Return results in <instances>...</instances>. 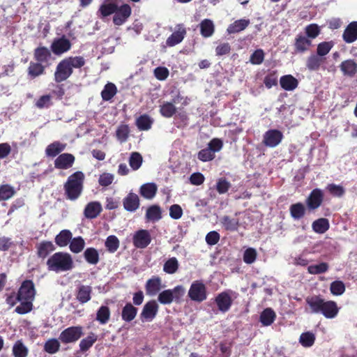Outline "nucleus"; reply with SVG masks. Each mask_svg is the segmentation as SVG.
Instances as JSON below:
<instances>
[{
    "label": "nucleus",
    "instance_id": "nucleus-1",
    "mask_svg": "<svg viewBox=\"0 0 357 357\" xmlns=\"http://www.w3.org/2000/svg\"><path fill=\"white\" fill-rule=\"evenodd\" d=\"M306 302L312 313H321L327 319H333L338 314L339 307L334 301H325L318 296H311L307 298Z\"/></svg>",
    "mask_w": 357,
    "mask_h": 357
},
{
    "label": "nucleus",
    "instance_id": "nucleus-2",
    "mask_svg": "<svg viewBox=\"0 0 357 357\" xmlns=\"http://www.w3.org/2000/svg\"><path fill=\"white\" fill-rule=\"evenodd\" d=\"M35 294L33 282L30 280L24 282L20 288L17 297L21 304L16 307L15 311L19 314H25L31 311Z\"/></svg>",
    "mask_w": 357,
    "mask_h": 357
},
{
    "label": "nucleus",
    "instance_id": "nucleus-3",
    "mask_svg": "<svg viewBox=\"0 0 357 357\" xmlns=\"http://www.w3.org/2000/svg\"><path fill=\"white\" fill-rule=\"evenodd\" d=\"M47 266L50 271L56 273L64 272L73 268V261L68 253L59 252L48 259Z\"/></svg>",
    "mask_w": 357,
    "mask_h": 357
},
{
    "label": "nucleus",
    "instance_id": "nucleus-4",
    "mask_svg": "<svg viewBox=\"0 0 357 357\" xmlns=\"http://www.w3.org/2000/svg\"><path fill=\"white\" fill-rule=\"evenodd\" d=\"M84 174L78 171L70 175L64 185L67 197L70 200L77 199L81 195L83 189Z\"/></svg>",
    "mask_w": 357,
    "mask_h": 357
},
{
    "label": "nucleus",
    "instance_id": "nucleus-5",
    "mask_svg": "<svg viewBox=\"0 0 357 357\" xmlns=\"http://www.w3.org/2000/svg\"><path fill=\"white\" fill-rule=\"evenodd\" d=\"M185 288L178 285L172 289H167L158 294V300L163 305L171 304L174 301L179 300L185 294Z\"/></svg>",
    "mask_w": 357,
    "mask_h": 357
},
{
    "label": "nucleus",
    "instance_id": "nucleus-6",
    "mask_svg": "<svg viewBox=\"0 0 357 357\" xmlns=\"http://www.w3.org/2000/svg\"><path fill=\"white\" fill-rule=\"evenodd\" d=\"M189 298L196 302H202L207 298L205 284L199 280L194 281L188 290Z\"/></svg>",
    "mask_w": 357,
    "mask_h": 357
},
{
    "label": "nucleus",
    "instance_id": "nucleus-7",
    "mask_svg": "<svg viewBox=\"0 0 357 357\" xmlns=\"http://www.w3.org/2000/svg\"><path fill=\"white\" fill-rule=\"evenodd\" d=\"M82 335V328L80 326L70 327L64 330L60 335L59 339L64 343L77 341Z\"/></svg>",
    "mask_w": 357,
    "mask_h": 357
},
{
    "label": "nucleus",
    "instance_id": "nucleus-8",
    "mask_svg": "<svg viewBox=\"0 0 357 357\" xmlns=\"http://www.w3.org/2000/svg\"><path fill=\"white\" fill-rule=\"evenodd\" d=\"M130 15V6L128 4H123L120 7H117L113 17V22L114 24L120 26L126 22Z\"/></svg>",
    "mask_w": 357,
    "mask_h": 357
},
{
    "label": "nucleus",
    "instance_id": "nucleus-9",
    "mask_svg": "<svg viewBox=\"0 0 357 357\" xmlns=\"http://www.w3.org/2000/svg\"><path fill=\"white\" fill-rule=\"evenodd\" d=\"M282 137L283 135L280 131L270 130L264 135L263 142L266 146L273 148L281 142Z\"/></svg>",
    "mask_w": 357,
    "mask_h": 357
},
{
    "label": "nucleus",
    "instance_id": "nucleus-10",
    "mask_svg": "<svg viewBox=\"0 0 357 357\" xmlns=\"http://www.w3.org/2000/svg\"><path fill=\"white\" fill-rule=\"evenodd\" d=\"M73 70L70 68L68 63L64 59L61 61L56 68L54 73L55 80L57 82H61L68 78L72 74Z\"/></svg>",
    "mask_w": 357,
    "mask_h": 357
},
{
    "label": "nucleus",
    "instance_id": "nucleus-11",
    "mask_svg": "<svg viewBox=\"0 0 357 357\" xmlns=\"http://www.w3.org/2000/svg\"><path fill=\"white\" fill-rule=\"evenodd\" d=\"M158 311V305L155 301H151L145 304L141 313L143 321H151Z\"/></svg>",
    "mask_w": 357,
    "mask_h": 357
},
{
    "label": "nucleus",
    "instance_id": "nucleus-12",
    "mask_svg": "<svg viewBox=\"0 0 357 357\" xmlns=\"http://www.w3.org/2000/svg\"><path fill=\"white\" fill-rule=\"evenodd\" d=\"M75 162V157L70 153H62L54 160V167L59 169L70 168Z\"/></svg>",
    "mask_w": 357,
    "mask_h": 357
},
{
    "label": "nucleus",
    "instance_id": "nucleus-13",
    "mask_svg": "<svg viewBox=\"0 0 357 357\" xmlns=\"http://www.w3.org/2000/svg\"><path fill=\"white\" fill-rule=\"evenodd\" d=\"M151 243L149 232L145 229H141L135 233L133 237L135 246L139 248H144Z\"/></svg>",
    "mask_w": 357,
    "mask_h": 357
},
{
    "label": "nucleus",
    "instance_id": "nucleus-14",
    "mask_svg": "<svg viewBox=\"0 0 357 357\" xmlns=\"http://www.w3.org/2000/svg\"><path fill=\"white\" fill-rule=\"evenodd\" d=\"M124 209L127 211H135L139 207V198L133 192H130L123 201Z\"/></svg>",
    "mask_w": 357,
    "mask_h": 357
},
{
    "label": "nucleus",
    "instance_id": "nucleus-15",
    "mask_svg": "<svg viewBox=\"0 0 357 357\" xmlns=\"http://www.w3.org/2000/svg\"><path fill=\"white\" fill-rule=\"evenodd\" d=\"M323 192L319 189H314L312 191L307 199L306 203L309 208H317L323 201Z\"/></svg>",
    "mask_w": 357,
    "mask_h": 357
},
{
    "label": "nucleus",
    "instance_id": "nucleus-16",
    "mask_svg": "<svg viewBox=\"0 0 357 357\" xmlns=\"http://www.w3.org/2000/svg\"><path fill=\"white\" fill-rule=\"evenodd\" d=\"M162 287L161 279L158 277H153L146 282V294L151 296H155Z\"/></svg>",
    "mask_w": 357,
    "mask_h": 357
},
{
    "label": "nucleus",
    "instance_id": "nucleus-17",
    "mask_svg": "<svg viewBox=\"0 0 357 357\" xmlns=\"http://www.w3.org/2000/svg\"><path fill=\"white\" fill-rule=\"evenodd\" d=\"M342 38L347 43H352L357 40V21L349 23L346 27Z\"/></svg>",
    "mask_w": 357,
    "mask_h": 357
},
{
    "label": "nucleus",
    "instance_id": "nucleus-18",
    "mask_svg": "<svg viewBox=\"0 0 357 357\" xmlns=\"http://www.w3.org/2000/svg\"><path fill=\"white\" fill-rule=\"evenodd\" d=\"M220 222L225 229L231 231L237 230L239 226V221L238 218L228 215L222 217L220 220Z\"/></svg>",
    "mask_w": 357,
    "mask_h": 357
},
{
    "label": "nucleus",
    "instance_id": "nucleus-19",
    "mask_svg": "<svg viewBox=\"0 0 357 357\" xmlns=\"http://www.w3.org/2000/svg\"><path fill=\"white\" fill-rule=\"evenodd\" d=\"M70 47V43L68 39L59 38L52 45V52L56 54H61L68 51Z\"/></svg>",
    "mask_w": 357,
    "mask_h": 357
},
{
    "label": "nucleus",
    "instance_id": "nucleus-20",
    "mask_svg": "<svg viewBox=\"0 0 357 357\" xmlns=\"http://www.w3.org/2000/svg\"><path fill=\"white\" fill-rule=\"evenodd\" d=\"M340 67L342 73L347 76L352 77L357 73V63L352 59L342 61Z\"/></svg>",
    "mask_w": 357,
    "mask_h": 357
},
{
    "label": "nucleus",
    "instance_id": "nucleus-21",
    "mask_svg": "<svg viewBox=\"0 0 357 357\" xmlns=\"http://www.w3.org/2000/svg\"><path fill=\"white\" fill-rule=\"evenodd\" d=\"M215 301L219 310L222 312H227L231 305V298L226 292L220 294L217 296Z\"/></svg>",
    "mask_w": 357,
    "mask_h": 357
},
{
    "label": "nucleus",
    "instance_id": "nucleus-22",
    "mask_svg": "<svg viewBox=\"0 0 357 357\" xmlns=\"http://www.w3.org/2000/svg\"><path fill=\"white\" fill-rule=\"evenodd\" d=\"M158 190L157 185L153 183H148L140 187V195L147 199H153Z\"/></svg>",
    "mask_w": 357,
    "mask_h": 357
},
{
    "label": "nucleus",
    "instance_id": "nucleus-23",
    "mask_svg": "<svg viewBox=\"0 0 357 357\" xmlns=\"http://www.w3.org/2000/svg\"><path fill=\"white\" fill-rule=\"evenodd\" d=\"M102 210L101 204L98 202L89 203L84 210V215L87 218L97 217Z\"/></svg>",
    "mask_w": 357,
    "mask_h": 357
},
{
    "label": "nucleus",
    "instance_id": "nucleus-24",
    "mask_svg": "<svg viewBox=\"0 0 357 357\" xmlns=\"http://www.w3.org/2000/svg\"><path fill=\"white\" fill-rule=\"evenodd\" d=\"M312 45L311 40L305 36H298L295 40V49L298 52H304L308 50Z\"/></svg>",
    "mask_w": 357,
    "mask_h": 357
},
{
    "label": "nucleus",
    "instance_id": "nucleus-25",
    "mask_svg": "<svg viewBox=\"0 0 357 357\" xmlns=\"http://www.w3.org/2000/svg\"><path fill=\"white\" fill-rule=\"evenodd\" d=\"M280 83L282 88L286 91H293L298 86L297 79L290 75L282 76Z\"/></svg>",
    "mask_w": 357,
    "mask_h": 357
},
{
    "label": "nucleus",
    "instance_id": "nucleus-26",
    "mask_svg": "<svg viewBox=\"0 0 357 357\" xmlns=\"http://www.w3.org/2000/svg\"><path fill=\"white\" fill-rule=\"evenodd\" d=\"M185 30L183 28H178L177 31L174 32L167 39L166 43L168 46L173 47L180 43L184 38Z\"/></svg>",
    "mask_w": 357,
    "mask_h": 357
},
{
    "label": "nucleus",
    "instance_id": "nucleus-27",
    "mask_svg": "<svg viewBox=\"0 0 357 357\" xmlns=\"http://www.w3.org/2000/svg\"><path fill=\"white\" fill-rule=\"evenodd\" d=\"M66 144L54 142L47 146L45 153L49 157H55L66 149Z\"/></svg>",
    "mask_w": 357,
    "mask_h": 357
},
{
    "label": "nucleus",
    "instance_id": "nucleus-28",
    "mask_svg": "<svg viewBox=\"0 0 357 357\" xmlns=\"http://www.w3.org/2000/svg\"><path fill=\"white\" fill-rule=\"evenodd\" d=\"M249 24L250 21L248 20L241 19L236 20L228 26L227 32L229 33L239 32L244 30Z\"/></svg>",
    "mask_w": 357,
    "mask_h": 357
},
{
    "label": "nucleus",
    "instance_id": "nucleus-29",
    "mask_svg": "<svg viewBox=\"0 0 357 357\" xmlns=\"http://www.w3.org/2000/svg\"><path fill=\"white\" fill-rule=\"evenodd\" d=\"M118 6L113 2L105 1L99 8V13L102 17H107L114 14Z\"/></svg>",
    "mask_w": 357,
    "mask_h": 357
},
{
    "label": "nucleus",
    "instance_id": "nucleus-30",
    "mask_svg": "<svg viewBox=\"0 0 357 357\" xmlns=\"http://www.w3.org/2000/svg\"><path fill=\"white\" fill-rule=\"evenodd\" d=\"M315 342V335L310 331L301 333L299 337V343L303 347H311Z\"/></svg>",
    "mask_w": 357,
    "mask_h": 357
},
{
    "label": "nucleus",
    "instance_id": "nucleus-31",
    "mask_svg": "<svg viewBox=\"0 0 357 357\" xmlns=\"http://www.w3.org/2000/svg\"><path fill=\"white\" fill-rule=\"evenodd\" d=\"M200 31L204 37L211 36L214 32L213 22L208 19L204 20L200 23Z\"/></svg>",
    "mask_w": 357,
    "mask_h": 357
},
{
    "label": "nucleus",
    "instance_id": "nucleus-32",
    "mask_svg": "<svg viewBox=\"0 0 357 357\" xmlns=\"http://www.w3.org/2000/svg\"><path fill=\"white\" fill-rule=\"evenodd\" d=\"M312 227L316 233L324 234L328 229L329 222L326 218H319L312 223Z\"/></svg>",
    "mask_w": 357,
    "mask_h": 357
},
{
    "label": "nucleus",
    "instance_id": "nucleus-33",
    "mask_svg": "<svg viewBox=\"0 0 357 357\" xmlns=\"http://www.w3.org/2000/svg\"><path fill=\"white\" fill-rule=\"evenodd\" d=\"M146 218L152 222L160 220L162 218L160 208L155 205L150 206L146 211Z\"/></svg>",
    "mask_w": 357,
    "mask_h": 357
},
{
    "label": "nucleus",
    "instance_id": "nucleus-34",
    "mask_svg": "<svg viewBox=\"0 0 357 357\" xmlns=\"http://www.w3.org/2000/svg\"><path fill=\"white\" fill-rule=\"evenodd\" d=\"M289 211L291 217L295 220H298L305 215V207L301 203H296L290 206Z\"/></svg>",
    "mask_w": 357,
    "mask_h": 357
},
{
    "label": "nucleus",
    "instance_id": "nucleus-35",
    "mask_svg": "<svg viewBox=\"0 0 357 357\" xmlns=\"http://www.w3.org/2000/svg\"><path fill=\"white\" fill-rule=\"evenodd\" d=\"M72 238V234L69 230H62L55 238L56 243L60 247L68 245Z\"/></svg>",
    "mask_w": 357,
    "mask_h": 357
},
{
    "label": "nucleus",
    "instance_id": "nucleus-36",
    "mask_svg": "<svg viewBox=\"0 0 357 357\" xmlns=\"http://www.w3.org/2000/svg\"><path fill=\"white\" fill-rule=\"evenodd\" d=\"M91 287L82 285L79 288L77 298L82 303H85L91 299Z\"/></svg>",
    "mask_w": 357,
    "mask_h": 357
},
{
    "label": "nucleus",
    "instance_id": "nucleus-37",
    "mask_svg": "<svg viewBox=\"0 0 357 357\" xmlns=\"http://www.w3.org/2000/svg\"><path fill=\"white\" fill-rule=\"evenodd\" d=\"M275 313L270 308L264 310L260 316V321L264 326H270L275 320Z\"/></svg>",
    "mask_w": 357,
    "mask_h": 357
},
{
    "label": "nucleus",
    "instance_id": "nucleus-38",
    "mask_svg": "<svg viewBox=\"0 0 357 357\" xmlns=\"http://www.w3.org/2000/svg\"><path fill=\"white\" fill-rule=\"evenodd\" d=\"M137 314V309L131 304H127L123 309L122 318L126 321H132Z\"/></svg>",
    "mask_w": 357,
    "mask_h": 357
},
{
    "label": "nucleus",
    "instance_id": "nucleus-39",
    "mask_svg": "<svg viewBox=\"0 0 357 357\" xmlns=\"http://www.w3.org/2000/svg\"><path fill=\"white\" fill-rule=\"evenodd\" d=\"M322 61L321 56L318 55H311L307 58L306 66L310 70H317Z\"/></svg>",
    "mask_w": 357,
    "mask_h": 357
},
{
    "label": "nucleus",
    "instance_id": "nucleus-40",
    "mask_svg": "<svg viewBox=\"0 0 357 357\" xmlns=\"http://www.w3.org/2000/svg\"><path fill=\"white\" fill-rule=\"evenodd\" d=\"M97 340V335L93 333H90L86 338L80 341L79 347L82 351H87Z\"/></svg>",
    "mask_w": 357,
    "mask_h": 357
},
{
    "label": "nucleus",
    "instance_id": "nucleus-41",
    "mask_svg": "<svg viewBox=\"0 0 357 357\" xmlns=\"http://www.w3.org/2000/svg\"><path fill=\"white\" fill-rule=\"evenodd\" d=\"M116 93V87L112 83H108L102 91L101 96L104 100H109Z\"/></svg>",
    "mask_w": 357,
    "mask_h": 357
},
{
    "label": "nucleus",
    "instance_id": "nucleus-42",
    "mask_svg": "<svg viewBox=\"0 0 357 357\" xmlns=\"http://www.w3.org/2000/svg\"><path fill=\"white\" fill-rule=\"evenodd\" d=\"M13 353L15 357H26L28 349L21 341H17L13 345Z\"/></svg>",
    "mask_w": 357,
    "mask_h": 357
},
{
    "label": "nucleus",
    "instance_id": "nucleus-43",
    "mask_svg": "<svg viewBox=\"0 0 357 357\" xmlns=\"http://www.w3.org/2000/svg\"><path fill=\"white\" fill-rule=\"evenodd\" d=\"M85 242L82 237H77L72 239L70 243V249L74 253H79L84 249Z\"/></svg>",
    "mask_w": 357,
    "mask_h": 357
},
{
    "label": "nucleus",
    "instance_id": "nucleus-44",
    "mask_svg": "<svg viewBox=\"0 0 357 357\" xmlns=\"http://www.w3.org/2000/svg\"><path fill=\"white\" fill-rule=\"evenodd\" d=\"M84 257L86 261L91 264H96L99 261V255L94 248H88L84 252Z\"/></svg>",
    "mask_w": 357,
    "mask_h": 357
},
{
    "label": "nucleus",
    "instance_id": "nucleus-45",
    "mask_svg": "<svg viewBox=\"0 0 357 357\" xmlns=\"http://www.w3.org/2000/svg\"><path fill=\"white\" fill-rule=\"evenodd\" d=\"M14 188L9 185H2L0 186V200H8L15 195Z\"/></svg>",
    "mask_w": 357,
    "mask_h": 357
},
{
    "label": "nucleus",
    "instance_id": "nucleus-46",
    "mask_svg": "<svg viewBox=\"0 0 357 357\" xmlns=\"http://www.w3.org/2000/svg\"><path fill=\"white\" fill-rule=\"evenodd\" d=\"M54 250V246L52 242L45 241L40 244L38 247V255L40 257L45 258L50 252Z\"/></svg>",
    "mask_w": 357,
    "mask_h": 357
},
{
    "label": "nucleus",
    "instance_id": "nucleus-47",
    "mask_svg": "<svg viewBox=\"0 0 357 357\" xmlns=\"http://www.w3.org/2000/svg\"><path fill=\"white\" fill-rule=\"evenodd\" d=\"M178 267V260L175 257L170 258L164 264L163 270L169 274L174 273Z\"/></svg>",
    "mask_w": 357,
    "mask_h": 357
},
{
    "label": "nucleus",
    "instance_id": "nucleus-48",
    "mask_svg": "<svg viewBox=\"0 0 357 357\" xmlns=\"http://www.w3.org/2000/svg\"><path fill=\"white\" fill-rule=\"evenodd\" d=\"M105 247L112 253L116 252L119 247V241L114 235L109 236L105 241Z\"/></svg>",
    "mask_w": 357,
    "mask_h": 357
},
{
    "label": "nucleus",
    "instance_id": "nucleus-49",
    "mask_svg": "<svg viewBox=\"0 0 357 357\" xmlns=\"http://www.w3.org/2000/svg\"><path fill=\"white\" fill-rule=\"evenodd\" d=\"M334 45L333 41L322 42L317 46V53L319 56H324L326 55L332 49Z\"/></svg>",
    "mask_w": 357,
    "mask_h": 357
},
{
    "label": "nucleus",
    "instance_id": "nucleus-50",
    "mask_svg": "<svg viewBox=\"0 0 357 357\" xmlns=\"http://www.w3.org/2000/svg\"><path fill=\"white\" fill-rule=\"evenodd\" d=\"M109 310L106 306H102L97 312L96 319L102 324H105L109 319Z\"/></svg>",
    "mask_w": 357,
    "mask_h": 357
},
{
    "label": "nucleus",
    "instance_id": "nucleus-51",
    "mask_svg": "<svg viewBox=\"0 0 357 357\" xmlns=\"http://www.w3.org/2000/svg\"><path fill=\"white\" fill-rule=\"evenodd\" d=\"M160 113L165 117H171L176 112L174 105L169 102H165L160 106Z\"/></svg>",
    "mask_w": 357,
    "mask_h": 357
},
{
    "label": "nucleus",
    "instance_id": "nucleus-52",
    "mask_svg": "<svg viewBox=\"0 0 357 357\" xmlns=\"http://www.w3.org/2000/svg\"><path fill=\"white\" fill-rule=\"evenodd\" d=\"M152 120L146 115L139 116L137 120V125L139 129L147 130L151 128Z\"/></svg>",
    "mask_w": 357,
    "mask_h": 357
},
{
    "label": "nucleus",
    "instance_id": "nucleus-53",
    "mask_svg": "<svg viewBox=\"0 0 357 357\" xmlns=\"http://www.w3.org/2000/svg\"><path fill=\"white\" fill-rule=\"evenodd\" d=\"M50 56V52L46 47H38L36 50L35 57L40 62L46 61Z\"/></svg>",
    "mask_w": 357,
    "mask_h": 357
},
{
    "label": "nucleus",
    "instance_id": "nucleus-54",
    "mask_svg": "<svg viewBox=\"0 0 357 357\" xmlns=\"http://www.w3.org/2000/svg\"><path fill=\"white\" fill-rule=\"evenodd\" d=\"M330 289L333 295L340 296L345 291V286L341 281H335L331 283Z\"/></svg>",
    "mask_w": 357,
    "mask_h": 357
},
{
    "label": "nucleus",
    "instance_id": "nucleus-55",
    "mask_svg": "<svg viewBox=\"0 0 357 357\" xmlns=\"http://www.w3.org/2000/svg\"><path fill=\"white\" fill-rule=\"evenodd\" d=\"M129 134V128L127 125H121L116 130V137L121 142H126Z\"/></svg>",
    "mask_w": 357,
    "mask_h": 357
},
{
    "label": "nucleus",
    "instance_id": "nucleus-56",
    "mask_svg": "<svg viewBox=\"0 0 357 357\" xmlns=\"http://www.w3.org/2000/svg\"><path fill=\"white\" fill-rule=\"evenodd\" d=\"M59 342L56 339L47 341L45 344V350L49 354H55L59 349Z\"/></svg>",
    "mask_w": 357,
    "mask_h": 357
},
{
    "label": "nucleus",
    "instance_id": "nucleus-57",
    "mask_svg": "<svg viewBox=\"0 0 357 357\" xmlns=\"http://www.w3.org/2000/svg\"><path fill=\"white\" fill-rule=\"evenodd\" d=\"M257 258V251L255 249L250 248L245 250L243 255V261L245 263L251 264L255 262Z\"/></svg>",
    "mask_w": 357,
    "mask_h": 357
},
{
    "label": "nucleus",
    "instance_id": "nucleus-58",
    "mask_svg": "<svg viewBox=\"0 0 357 357\" xmlns=\"http://www.w3.org/2000/svg\"><path fill=\"white\" fill-rule=\"evenodd\" d=\"M328 268V264L326 263L322 262L319 264L310 266L307 270L310 274H319L325 273Z\"/></svg>",
    "mask_w": 357,
    "mask_h": 357
},
{
    "label": "nucleus",
    "instance_id": "nucleus-59",
    "mask_svg": "<svg viewBox=\"0 0 357 357\" xmlns=\"http://www.w3.org/2000/svg\"><path fill=\"white\" fill-rule=\"evenodd\" d=\"M142 162V158L141 155L137 152L132 153L129 160L130 167L134 169H138Z\"/></svg>",
    "mask_w": 357,
    "mask_h": 357
},
{
    "label": "nucleus",
    "instance_id": "nucleus-60",
    "mask_svg": "<svg viewBox=\"0 0 357 357\" xmlns=\"http://www.w3.org/2000/svg\"><path fill=\"white\" fill-rule=\"evenodd\" d=\"M305 33L307 36V38H315L320 33V28L318 25L312 24L306 26Z\"/></svg>",
    "mask_w": 357,
    "mask_h": 357
},
{
    "label": "nucleus",
    "instance_id": "nucleus-61",
    "mask_svg": "<svg viewBox=\"0 0 357 357\" xmlns=\"http://www.w3.org/2000/svg\"><path fill=\"white\" fill-rule=\"evenodd\" d=\"M214 157L215 154L208 148L202 149L198 153V158L203 162L212 160Z\"/></svg>",
    "mask_w": 357,
    "mask_h": 357
},
{
    "label": "nucleus",
    "instance_id": "nucleus-62",
    "mask_svg": "<svg viewBox=\"0 0 357 357\" xmlns=\"http://www.w3.org/2000/svg\"><path fill=\"white\" fill-rule=\"evenodd\" d=\"M183 215V209L178 204H173L169 208V216L174 220H178Z\"/></svg>",
    "mask_w": 357,
    "mask_h": 357
},
{
    "label": "nucleus",
    "instance_id": "nucleus-63",
    "mask_svg": "<svg viewBox=\"0 0 357 357\" xmlns=\"http://www.w3.org/2000/svg\"><path fill=\"white\" fill-rule=\"evenodd\" d=\"M51 104L52 97L50 95L43 96L36 102V106L40 109L48 107Z\"/></svg>",
    "mask_w": 357,
    "mask_h": 357
},
{
    "label": "nucleus",
    "instance_id": "nucleus-64",
    "mask_svg": "<svg viewBox=\"0 0 357 357\" xmlns=\"http://www.w3.org/2000/svg\"><path fill=\"white\" fill-rule=\"evenodd\" d=\"M43 66L40 63H31L29 67V74L33 77L43 74Z\"/></svg>",
    "mask_w": 357,
    "mask_h": 357
}]
</instances>
